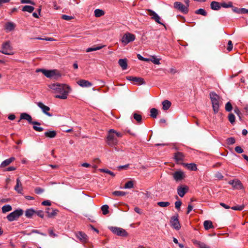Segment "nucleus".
Masks as SVG:
<instances>
[{"label": "nucleus", "instance_id": "obj_46", "mask_svg": "<svg viewBox=\"0 0 248 248\" xmlns=\"http://www.w3.org/2000/svg\"><path fill=\"white\" fill-rule=\"evenodd\" d=\"M133 187V183L131 181H128L125 183L124 188H131Z\"/></svg>", "mask_w": 248, "mask_h": 248}, {"label": "nucleus", "instance_id": "obj_31", "mask_svg": "<svg viewBox=\"0 0 248 248\" xmlns=\"http://www.w3.org/2000/svg\"><path fill=\"white\" fill-rule=\"evenodd\" d=\"M34 9V8L32 6L25 5L22 8L23 12H28L29 13H32Z\"/></svg>", "mask_w": 248, "mask_h": 248}, {"label": "nucleus", "instance_id": "obj_14", "mask_svg": "<svg viewBox=\"0 0 248 248\" xmlns=\"http://www.w3.org/2000/svg\"><path fill=\"white\" fill-rule=\"evenodd\" d=\"M149 15L151 16V18L154 20L156 23L165 26L162 22L160 21V16L154 11L149 9Z\"/></svg>", "mask_w": 248, "mask_h": 248}, {"label": "nucleus", "instance_id": "obj_58", "mask_svg": "<svg viewBox=\"0 0 248 248\" xmlns=\"http://www.w3.org/2000/svg\"><path fill=\"white\" fill-rule=\"evenodd\" d=\"M21 3H30L32 5H34V2L32 1L31 0H21Z\"/></svg>", "mask_w": 248, "mask_h": 248}, {"label": "nucleus", "instance_id": "obj_10", "mask_svg": "<svg viewBox=\"0 0 248 248\" xmlns=\"http://www.w3.org/2000/svg\"><path fill=\"white\" fill-rule=\"evenodd\" d=\"M173 179L176 182H179L185 177V173L182 170H177L172 173Z\"/></svg>", "mask_w": 248, "mask_h": 248}, {"label": "nucleus", "instance_id": "obj_2", "mask_svg": "<svg viewBox=\"0 0 248 248\" xmlns=\"http://www.w3.org/2000/svg\"><path fill=\"white\" fill-rule=\"evenodd\" d=\"M210 99L212 102L214 112L215 114L219 111V96L215 93L212 92L210 93Z\"/></svg>", "mask_w": 248, "mask_h": 248}, {"label": "nucleus", "instance_id": "obj_53", "mask_svg": "<svg viewBox=\"0 0 248 248\" xmlns=\"http://www.w3.org/2000/svg\"><path fill=\"white\" fill-rule=\"evenodd\" d=\"M232 46L233 45L232 41L229 40L228 42V47L227 48V49L229 51H231L232 49Z\"/></svg>", "mask_w": 248, "mask_h": 248}, {"label": "nucleus", "instance_id": "obj_39", "mask_svg": "<svg viewBox=\"0 0 248 248\" xmlns=\"http://www.w3.org/2000/svg\"><path fill=\"white\" fill-rule=\"evenodd\" d=\"M228 120L231 124H233L235 123V117L232 113H230L228 115Z\"/></svg>", "mask_w": 248, "mask_h": 248}, {"label": "nucleus", "instance_id": "obj_30", "mask_svg": "<svg viewBox=\"0 0 248 248\" xmlns=\"http://www.w3.org/2000/svg\"><path fill=\"white\" fill-rule=\"evenodd\" d=\"M174 158L177 161H182L184 159V155L181 152H177L174 155Z\"/></svg>", "mask_w": 248, "mask_h": 248}, {"label": "nucleus", "instance_id": "obj_1", "mask_svg": "<svg viewBox=\"0 0 248 248\" xmlns=\"http://www.w3.org/2000/svg\"><path fill=\"white\" fill-rule=\"evenodd\" d=\"M48 87L50 89L54 91L55 93H60V94L55 96L56 98L62 99H66L68 94L71 91L70 87L65 84L53 83L49 85Z\"/></svg>", "mask_w": 248, "mask_h": 248}, {"label": "nucleus", "instance_id": "obj_20", "mask_svg": "<svg viewBox=\"0 0 248 248\" xmlns=\"http://www.w3.org/2000/svg\"><path fill=\"white\" fill-rule=\"evenodd\" d=\"M192 242L195 245L199 247L200 248H207L208 247L205 243L197 240L196 239L192 240Z\"/></svg>", "mask_w": 248, "mask_h": 248}, {"label": "nucleus", "instance_id": "obj_37", "mask_svg": "<svg viewBox=\"0 0 248 248\" xmlns=\"http://www.w3.org/2000/svg\"><path fill=\"white\" fill-rule=\"evenodd\" d=\"M109 207L108 205L105 204L101 207V210L103 215H106L108 213Z\"/></svg>", "mask_w": 248, "mask_h": 248}, {"label": "nucleus", "instance_id": "obj_48", "mask_svg": "<svg viewBox=\"0 0 248 248\" xmlns=\"http://www.w3.org/2000/svg\"><path fill=\"white\" fill-rule=\"evenodd\" d=\"M227 142L229 145H232L235 142V140L234 138L231 137L227 139Z\"/></svg>", "mask_w": 248, "mask_h": 248}, {"label": "nucleus", "instance_id": "obj_34", "mask_svg": "<svg viewBox=\"0 0 248 248\" xmlns=\"http://www.w3.org/2000/svg\"><path fill=\"white\" fill-rule=\"evenodd\" d=\"M104 12L101 9H97L94 11V16L95 17H100L104 15Z\"/></svg>", "mask_w": 248, "mask_h": 248}, {"label": "nucleus", "instance_id": "obj_63", "mask_svg": "<svg viewBox=\"0 0 248 248\" xmlns=\"http://www.w3.org/2000/svg\"><path fill=\"white\" fill-rule=\"evenodd\" d=\"M193 209V206L191 204H188L187 207V214H188Z\"/></svg>", "mask_w": 248, "mask_h": 248}, {"label": "nucleus", "instance_id": "obj_19", "mask_svg": "<svg viewBox=\"0 0 248 248\" xmlns=\"http://www.w3.org/2000/svg\"><path fill=\"white\" fill-rule=\"evenodd\" d=\"M16 184L14 187V189L18 193H22L23 191L22 185L21 182L20 181L19 178L16 179Z\"/></svg>", "mask_w": 248, "mask_h": 248}, {"label": "nucleus", "instance_id": "obj_8", "mask_svg": "<svg viewBox=\"0 0 248 248\" xmlns=\"http://www.w3.org/2000/svg\"><path fill=\"white\" fill-rule=\"evenodd\" d=\"M109 229L114 234L121 236H127L128 235L126 231L123 228L117 227H110Z\"/></svg>", "mask_w": 248, "mask_h": 248}, {"label": "nucleus", "instance_id": "obj_4", "mask_svg": "<svg viewBox=\"0 0 248 248\" xmlns=\"http://www.w3.org/2000/svg\"><path fill=\"white\" fill-rule=\"evenodd\" d=\"M42 73L47 78L57 79L61 77V74L57 70L40 69Z\"/></svg>", "mask_w": 248, "mask_h": 248}, {"label": "nucleus", "instance_id": "obj_5", "mask_svg": "<svg viewBox=\"0 0 248 248\" xmlns=\"http://www.w3.org/2000/svg\"><path fill=\"white\" fill-rule=\"evenodd\" d=\"M0 52L5 55H11L14 54L13 47L11 46L9 41H6L2 44Z\"/></svg>", "mask_w": 248, "mask_h": 248}, {"label": "nucleus", "instance_id": "obj_49", "mask_svg": "<svg viewBox=\"0 0 248 248\" xmlns=\"http://www.w3.org/2000/svg\"><path fill=\"white\" fill-rule=\"evenodd\" d=\"M231 208L234 210L241 211L244 208V206L243 205L234 206L232 207Z\"/></svg>", "mask_w": 248, "mask_h": 248}, {"label": "nucleus", "instance_id": "obj_7", "mask_svg": "<svg viewBox=\"0 0 248 248\" xmlns=\"http://www.w3.org/2000/svg\"><path fill=\"white\" fill-rule=\"evenodd\" d=\"M135 40V35L129 32H126L123 36L121 41L123 45L125 46L129 43L134 41Z\"/></svg>", "mask_w": 248, "mask_h": 248}, {"label": "nucleus", "instance_id": "obj_51", "mask_svg": "<svg viewBox=\"0 0 248 248\" xmlns=\"http://www.w3.org/2000/svg\"><path fill=\"white\" fill-rule=\"evenodd\" d=\"M34 191H35L36 194H40L42 193L44 191V189L42 188H41V187H37L35 188Z\"/></svg>", "mask_w": 248, "mask_h": 248}, {"label": "nucleus", "instance_id": "obj_29", "mask_svg": "<svg viewBox=\"0 0 248 248\" xmlns=\"http://www.w3.org/2000/svg\"><path fill=\"white\" fill-rule=\"evenodd\" d=\"M50 209L49 208H47L46 209V213L47 214L48 217H52L55 216L57 214L58 210H53L52 212H49V210Z\"/></svg>", "mask_w": 248, "mask_h": 248}, {"label": "nucleus", "instance_id": "obj_27", "mask_svg": "<svg viewBox=\"0 0 248 248\" xmlns=\"http://www.w3.org/2000/svg\"><path fill=\"white\" fill-rule=\"evenodd\" d=\"M162 108L163 109L166 110H168L171 106V102L167 100H166L162 102Z\"/></svg>", "mask_w": 248, "mask_h": 248}, {"label": "nucleus", "instance_id": "obj_45", "mask_svg": "<svg viewBox=\"0 0 248 248\" xmlns=\"http://www.w3.org/2000/svg\"><path fill=\"white\" fill-rule=\"evenodd\" d=\"M225 108L226 111L228 112H230L232 111V104L230 102H228L226 104Z\"/></svg>", "mask_w": 248, "mask_h": 248}, {"label": "nucleus", "instance_id": "obj_56", "mask_svg": "<svg viewBox=\"0 0 248 248\" xmlns=\"http://www.w3.org/2000/svg\"><path fill=\"white\" fill-rule=\"evenodd\" d=\"M235 151L239 154L242 153L244 152L243 149L240 146H236L235 148Z\"/></svg>", "mask_w": 248, "mask_h": 248}, {"label": "nucleus", "instance_id": "obj_22", "mask_svg": "<svg viewBox=\"0 0 248 248\" xmlns=\"http://www.w3.org/2000/svg\"><path fill=\"white\" fill-rule=\"evenodd\" d=\"M118 63L122 67L123 70L126 69L127 67V60L126 59H121L118 61Z\"/></svg>", "mask_w": 248, "mask_h": 248}, {"label": "nucleus", "instance_id": "obj_59", "mask_svg": "<svg viewBox=\"0 0 248 248\" xmlns=\"http://www.w3.org/2000/svg\"><path fill=\"white\" fill-rule=\"evenodd\" d=\"M51 204V202L48 200L44 201L42 202V205L44 206H50Z\"/></svg>", "mask_w": 248, "mask_h": 248}, {"label": "nucleus", "instance_id": "obj_57", "mask_svg": "<svg viewBox=\"0 0 248 248\" xmlns=\"http://www.w3.org/2000/svg\"><path fill=\"white\" fill-rule=\"evenodd\" d=\"M181 205H182V202L180 201H176L175 202V208L177 209H179L180 208Z\"/></svg>", "mask_w": 248, "mask_h": 248}, {"label": "nucleus", "instance_id": "obj_13", "mask_svg": "<svg viewBox=\"0 0 248 248\" xmlns=\"http://www.w3.org/2000/svg\"><path fill=\"white\" fill-rule=\"evenodd\" d=\"M229 184L232 185L235 189H242L243 188V186L242 183L239 180H233L228 182Z\"/></svg>", "mask_w": 248, "mask_h": 248}, {"label": "nucleus", "instance_id": "obj_26", "mask_svg": "<svg viewBox=\"0 0 248 248\" xmlns=\"http://www.w3.org/2000/svg\"><path fill=\"white\" fill-rule=\"evenodd\" d=\"M35 214V211L32 208L27 209L25 212V216L28 218H31Z\"/></svg>", "mask_w": 248, "mask_h": 248}, {"label": "nucleus", "instance_id": "obj_15", "mask_svg": "<svg viewBox=\"0 0 248 248\" xmlns=\"http://www.w3.org/2000/svg\"><path fill=\"white\" fill-rule=\"evenodd\" d=\"M37 106L42 109V111L46 115L48 116H51L52 114L48 112V111L50 110L49 107L45 105L42 102H38Z\"/></svg>", "mask_w": 248, "mask_h": 248}, {"label": "nucleus", "instance_id": "obj_11", "mask_svg": "<svg viewBox=\"0 0 248 248\" xmlns=\"http://www.w3.org/2000/svg\"><path fill=\"white\" fill-rule=\"evenodd\" d=\"M20 119L27 120L30 124H32L33 125H40V123L36 121H32L31 116L26 113H21L20 115Z\"/></svg>", "mask_w": 248, "mask_h": 248}, {"label": "nucleus", "instance_id": "obj_52", "mask_svg": "<svg viewBox=\"0 0 248 248\" xmlns=\"http://www.w3.org/2000/svg\"><path fill=\"white\" fill-rule=\"evenodd\" d=\"M62 18L65 20H70L74 18L72 16H69L67 15H63L62 16Z\"/></svg>", "mask_w": 248, "mask_h": 248}, {"label": "nucleus", "instance_id": "obj_64", "mask_svg": "<svg viewBox=\"0 0 248 248\" xmlns=\"http://www.w3.org/2000/svg\"><path fill=\"white\" fill-rule=\"evenodd\" d=\"M114 135L116 137L121 138L123 136V134L120 132H118L115 130V132H114Z\"/></svg>", "mask_w": 248, "mask_h": 248}, {"label": "nucleus", "instance_id": "obj_44", "mask_svg": "<svg viewBox=\"0 0 248 248\" xmlns=\"http://www.w3.org/2000/svg\"><path fill=\"white\" fill-rule=\"evenodd\" d=\"M99 171L100 172H105V173H108L113 177L115 176V175L114 172H113L112 171H111L108 169H99Z\"/></svg>", "mask_w": 248, "mask_h": 248}, {"label": "nucleus", "instance_id": "obj_16", "mask_svg": "<svg viewBox=\"0 0 248 248\" xmlns=\"http://www.w3.org/2000/svg\"><path fill=\"white\" fill-rule=\"evenodd\" d=\"M76 236L82 243H86L88 241V236L83 232H78L76 233Z\"/></svg>", "mask_w": 248, "mask_h": 248}, {"label": "nucleus", "instance_id": "obj_54", "mask_svg": "<svg viewBox=\"0 0 248 248\" xmlns=\"http://www.w3.org/2000/svg\"><path fill=\"white\" fill-rule=\"evenodd\" d=\"M37 125H33V128L34 130L38 131V132H41L43 131L44 130V128L41 127H39L36 126Z\"/></svg>", "mask_w": 248, "mask_h": 248}, {"label": "nucleus", "instance_id": "obj_35", "mask_svg": "<svg viewBox=\"0 0 248 248\" xmlns=\"http://www.w3.org/2000/svg\"><path fill=\"white\" fill-rule=\"evenodd\" d=\"M195 13L196 14L202 15L203 16H206L207 15V13L205 11V10L204 9H202V8L195 11Z\"/></svg>", "mask_w": 248, "mask_h": 248}, {"label": "nucleus", "instance_id": "obj_43", "mask_svg": "<svg viewBox=\"0 0 248 248\" xmlns=\"http://www.w3.org/2000/svg\"><path fill=\"white\" fill-rule=\"evenodd\" d=\"M187 168L191 170H196L197 168L196 164L194 163H190L187 164Z\"/></svg>", "mask_w": 248, "mask_h": 248}, {"label": "nucleus", "instance_id": "obj_23", "mask_svg": "<svg viewBox=\"0 0 248 248\" xmlns=\"http://www.w3.org/2000/svg\"><path fill=\"white\" fill-rule=\"evenodd\" d=\"M16 25L11 22H8L5 24V29L7 31H10L14 30Z\"/></svg>", "mask_w": 248, "mask_h": 248}, {"label": "nucleus", "instance_id": "obj_18", "mask_svg": "<svg viewBox=\"0 0 248 248\" xmlns=\"http://www.w3.org/2000/svg\"><path fill=\"white\" fill-rule=\"evenodd\" d=\"M188 188L186 186H180L177 188V193L181 197H183L185 194L187 192Z\"/></svg>", "mask_w": 248, "mask_h": 248}, {"label": "nucleus", "instance_id": "obj_61", "mask_svg": "<svg viewBox=\"0 0 248 248\" xmlns=\"http://www.w3.org/2000/svg\"><path fill=\"white\" fill-rule=\"evenodd\" d=\"M232 10L233 12L239 14L240 13V8H238L237 7H234L232 6Z\"/></svg>", "mask_w": 248, "mask_h": 248}, {"label": "nucleus", "instance_id": "obj_33", "mask_svg": "<svg viewBox=\"0 0 248 248\" xmlns=\"http://www.w3.org/2000/svg\"><path fill=\"white\" fill-rule=\"evenodd\" d=\"M2 212L3 213H5L7 212H9L12 210V206L9 204H6L2 207Z\"/></svg>", "mask_w": 248, "mask_h": 248}, {"label": "nucleus", "instance_id": "obj_38", "mask_svg": "<svg viewBox=\"0 0 248 248\" xmlns=\"http://www.w3.org/2000/svg\"><path fill=\"white\" fill-rule=\"evenodd\" d=\"M103 46H98L96 47H89L86 49L87 52H90L91 51H96L101 49Z\"/></svg>", "mask_w": 248, "mask_h": 248}, {"label": "nucleus", "instance_id": "obj_60", "mask_svg": "<svg viewBox=\"0 0 248 248\" xmlns=\"http://www.w3.org/2000/svg\"><path fill=\"white\" fill-rule=\"evenodd\" d=\"M48 232L50 236L52 237H55L57 236V234L55 233L52 230H49L48 231Z\"/></svg>", "mask_w": 248, "mask_h": 248}, {"label": "nucleus", "instance_id": "obj_9", "mask_svg": "<svg viewBox=\"0 0 248 248\" xmlns=\"http://www.w3.org/2000/svg\"><path fill=\"white\" fill-rule=\"evenodd\" d=\"M174 7L184 14H187L188 12V8L180 2H175L174 3Z\"/></svg>", "mask_w": 248, "mask_h": 248}, {"label": "nucleus", "instance_id": "obj_40", "mask_svg": "<svg viewBox=\"0 0 248 248\" xmlns=\"http://www.w3.org/2000/svg\"><path fill=\"white\" fill-rule=\"evenodd\" d=\"M157 204L161 207H166L170 205V203L168 202H159Z\"/></svg>", "mask_w": 248, "mask_h": 248}, {"label": "nucleus", "instance_id": "obj_3", "mask_svg": "<svg viewBox=\"0 0 248 248\" xmlns=\"http://www.w3.org/2000/svg\"><path fill=\"white\" fill-rule=\"evenodd\" d=\"M114 132H115V130L112 129H110L108 132V134L106 139V142L111 147L115 146L118 143V140L116 138Z\"/></svg>", "mask_w": 248, "mask_h": 248}, {"label": "nucleus", "instance_id": "obj_6", "mask_svg": "<svg viewBox=\"0 0 248 248\" xmlns=\"http://www.w3.org/2000/svg\"><path fill=\"white\" fill-rule=\"evenodd\" d=\"M23 213L22 209H17L9 214L7 216V218L9 221H13L17 220L19 217L22 215Z\"/></svg>", "mask_w": 248, "mask_h": 248}, {"label": "nucleus", "instance_id": "obj_28", "mask_svg": "<svg viewBox=\"0 0 248 248\" xmlns=\"http://www.w3.org/2000/svg\"><path fill=\"white\" fill-rule=\"evenodd\" d=\"M203 226L206 230L213 228L212 222L209 220H205L203 223Z\"/></svg>", "mask_w": 248, "mask_h": 248}, {"label": "nucleus", "instance_id": "obj_47", "mask_svg": "<svg viewBox=\"0 0 248 248\" xmlns=\"http://www.w3.org/2000/svg\"><path fill=\"white\" fill-rule=\"evenodd\" d=\"M221 6L223 8H229L232 7V2H229L228 3L223 2L221 3Z\"/></svg>", "mask_w": 248, "mask_h": 248}, {"label": "nucleus", "instance_id": "obj_21", "mask_svg": "<svg viewBox=\"0 0 248 248\" xmlns=\"http://www.w3.org/2000/svg\"><path fill=\"white\" fill-rule=\"evenodd\" d=\"M15 160V158L14 157H11L9 158H8L3 162L0 164L1 167H5L8 165H9L11 162L14 161Z\"/></svg>", "mask_w": 248, "mask_h": 248}, {"label": "nucleus", "instance_id": "obj_50", "mask_svg": "<svg viewBox=\"0 0 248 248\" xmlns=\"http://www.w3.org/2000/svg\"><path fill=\"white\" fill-rule=\"evenodd\" d=\"M151 61L153 62L154 64H159V59L158 58H156L155 56H152V59H151Z\"/></svg>", "mask_w": 248, "mask_h": 248}, {"label": "nucleus", "instance_id": "obj_41", "mask_svg": "<svg viewBox=\"0 0 248 248\" xmlns=\"http://www.w3.org/2000/svg\"><path fill=\"white\" fill-rule=\"evenodd\" d=\"M151 116L154 118H155L157 116V110L155 108H153L151 109L150 110Z\"/></svg>", "mask_w": 248, "mask_h": 248}, {"label": "nucleus", "instance_id": "obj_55", "mask_svg": "<svg viewBox=\"0 0 248 248\" xmlns=\"http://www.w3.org/2000/svg\"><path fill=\"white\" fill-rule=\"evenodd\" d=\"M35 214H37L38 216L43 218L44 217V212L42 210H39L37 211H35Z\"/></svg>", "mask_w": 248, "mask_h": 248}, {"label": "nucleus", "instance_id": "obj_24", "mask_svg": "<svg viewBox=\"0 0 248 248\" xmlns=\"http://www.w3.org/2000/svg\"><path fill=\"white\" fill-rule=\"evenodd\" d=\"M45 136L47 138H54L57 135V132L55 130L47 131L44 133Z\"/></svg>", "mask_w": 248, "mask_h": 248}, {"label": "nucleus", "instance_id": "obj_42", "mask_svg": "<svg viewBox=\"0 0 248 248\" xmlns=\"http://www.w3.org/2000/svg\"><path fill=\"white\" fill-rule=\"evenodd\" d=\"M133 117L138 122H140L141 121L142 117L140 114L135 113L133 114Z\"/></svg>", "mask_w": 248, "mask_h": 248}, {"label": "nucleus", "instance_id": "obj_62", "mask_svg": "<svg viewBox=\"0 0 248 248\" xmlns=\"http://www.w3.org/2000/svg\"><path fill=\"white\" fill-rule=\"evenodd\" d=\"M248 13V9L245 8H240L239 14H246Z\"/></svg>", "mask_w": 248, "mask_h": 248}, {"label": "nucleus", "instance_id": "obj_36", "mask_svg": "<svg viewBox=\"0 0 248 248\" xmlns=\"http://www.w3.org/2000/svg\"><path fill=\"white\" fill-rule=\"evenodd\" d=\"M126 193L122 191H115L112 192V194L115 196H124L126 195Z\"/></svg>", "mask_w": 248, "mask_h": 248}, {"label": "nucleus", "instance_id": "obj_25", "mask_svg": "<svg viewBox=\"0 0 248 248\" xmlns=\"http://www.w3.org/2000/svg\"><path fill=\"white\" fill-rule=\"evenodd\" d=\"M221 4L218 2L213 1L211 3V8L214 10H218L221 7Z\"/></svg>", "mask_w": 248, "mask_h": 248}, {"label": "nucleus", "instance_id": "obj_12", "mask_svg": "<svg viewBox=\"0 0 248 248\" xmlns=\"http://www.w3.org/2000/svg\"><path fill=\"white\" fill-rule=\"evenodd\" d=\"M170 222L171 226L176 230H179L180 229L181 226L178 218V216L172 217L171 218Z\"/></svg>", "mask_w": 248, "mask_h": 248}, {"label": "nucleus", "instance_id": "obj_17", "mask_svg": "<svg viewBox=\"0 0 248 248\" xmlns=\"http://www.w3.org/2000/svg\"><path fill=\"white\" fill-rule=\"evenodd\" d=\"M78 85L82 87H90L93 85V84L88 81L84 79H80L77 82Z\"/></svg>", "mask_w": 248, "mask_h": 248}, {"label": "nucleus", "instance_id": "obj_32", "mask_svg": "<svg viewBox=\"0 0 248 248\" xmlns=\"http://www.w3.org/2000/svg\"><path fill=\"white\" fill-rule=\"evenodd\" d=\"M134 82L136 83L138 85H142L144 84L145 82L143 78H139V77H135Z\"/></svg>", "mask_w": 248, "mask_h": 248}]
</instances>
